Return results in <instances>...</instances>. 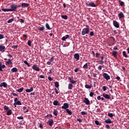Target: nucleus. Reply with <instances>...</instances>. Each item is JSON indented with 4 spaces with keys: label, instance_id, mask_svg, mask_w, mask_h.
I'll return each instance as SVG.
<instances>
[{
    "label": "nucleus",
    "instance_id": "f257e3e1",
    "mask_svg": "<svg viewBox=\"0 0 129 129\" xmlns=\"http://www.w3.org/2000/svg\"><path fill=\"white\" fill-rule=\"evenodd\" d=\"M86 27H87L86 28H84L82 30V33H81L82 36H85V35L89 34V33H90V28H89V26L87 25Z\"/></svg>",
    "mask_w": 129,
    "mask_h": 129
},
{
    "label": "nucleus",
    "instance_id": "f03ea898",
    "mask_svg": "<svg viewBox=\"0 0 129 129\" xmlns=\"http://www.w3.org/2000/svg\"><path fill=\"white\" fill-rule=\"evenodd\" d=\"M86 6L87 7H96L97 5L95 4L94 2H88L86 3Z\"/></svg>",
    "mask_w": 129,
    "mask_h": 129
},
{
    "label": "nucleus",
    "instance_id": "7ed1b4c3",
    "mask_svg": "<svg viewBox=\"0 0 129 129\" xmlns=\"http://www.w3.org/2000/svg\"><path fill=\"white\" fill-rule=\"evenodd\" d=\"M103 77L106 81L110 80V76L107 74V73H104L103 74Z\"/></svg>",
    "mask_w": 129,
    "mask_h": 129
},
{
    "label": "nucleus",
    "instance_id": "20e7f679",
    "mask_svg": "<svg viewBox=\"0 0 129 129\" xmlns=\"http://www.w3.org/2000/svg\"><path fill=\"white\" fill-rule=\"evenodd\" d=\"M10 12H16L17 10V6L15 4H12L11 6Z\"/></svg>",
    "mask_w": 129,
    "mask_h": 129
},
{
    "label": "nucleus",
    "instance_id": "39448f33",
    "mask_svg": "<svg viewBox=\"0 0 129 129\" xmlns=\"http://www.w3.org/2000/svg\"><path fill=\"white\" fill-rule=\"evenodd\" d=\"M70 107V105L69 103H64L63 104V105L61 107L62 109H64L66 110H67V109L69 108Z\"/></svg>",
    "mask_w": 129,
    "mask_h": 129
},
{
    "label": "nucleus",
    "instance_id": "423d86ee",
    "mask_svg": "<svg viewBox=\"0 0 129 129\" xmlns=\"http://www.w3.org/2000/svg\"><path fill=\"white\" fill-rule=\"evenodd\" d=\"M68 80L70 81L71 84H75L77 82V81H76L74 80L73 76H72L71 77H69Z\"/></svg>",
    "mask_w": 129,
    "mask_h": 129
},
{
    "label": "nucleus",
    "instance_id": "0eeeda50",
    "mask_svg": "<svg viewBox=\"0 0 129 129\" xmlns=\"http://www.w3.org/2000/svg\"><path fill=\"white\" fill-rule=\"evenodd\" d=\"M113 25H114V27L116 28H119V24L118 22H117V21H116L115 20L113 21Z\"/></svg>",
    "mask_w": 129,
    "mask_h": 129
},
{
    "label": "nucleus",
    "instance_id": "6e6552de",
    "mask_svg": "<svg viewBox=\"0 0 129 129\" xmlns=\"http://www.w3.org/2000/svg\"><path fill=\"white\" fill-rule=\"evenodd\" d=\"M84 103L88 105H90V101L87 97L84 98Z\"/></svg>",
    "mask_w": 129,
    "mask_h": 129
},
{
    "label": "nucleus",
    "instance_id": "1a4fd4ad",
    "mask_svg": "<svg viewBox=\"0 0 129 129\" xmlns=\"http://www.w3.org/2000/svg\"><path fill=\"white\" fill-rule=\"evenodd\" d=\"M6 50V46L3 45H0V52H4Z\"/></svg>",
    "mask_w": 129,
    "mask_h": 129
},
{
    "label": "nucleus",
    "instance_id": "9d476101",
    "mask_svg": "<svg viewBox=\"0 0 129 129\" xmlns=\"http://www.w3.org/2000/svg\"><path fill=\"white\" fill-rule=\"evenodd\" d=\"M32 69L37 72H39L40 71V69L39 68H38V67L36 64H34L32 66Z\"/></svg>",
    "mask_w": 129,
    "mask_h": 129
},
{
    "label": "nucleus",
    "instance_id": "9b49d317",
    "mask_svg": "<svg viewBox=\"0 0 129 129\" xmlns=\"http://www.w3.org/2000/svg\"><path fill=\"white\" fill-rule=\"evenodd\" d=\"M74 58L76 59L77 61H78L80 59V56L79 53H75L74 55Z\"/></svg>",
    "mask_w": 129,
    "mask_h": 129
},
{
    "label": "nucleus",
    "instance_id": "f8f14e48",
    "mask_svg": "<svg viewBox=\"0 0 129 129\" xmlns=\"http://www.w3.org/2000/svg\"><path fill=\"white\" fill-rule=\"evenodd\" d=\"M47 123L50 126H52L53 123V119H50V120H48Z\"/></svg>",
    "mask_w": 129,
    "mask_h": 129
},
{
    "label": "nucleus",
    "instance_id": "ddd939ff",
    "mask_svg": "<svg viewBox=\"0 0 129 129\" xmlns=\"http://www.w3.org/2000/svg\"><path fill=\"white\" fill-rule=\"evenodd\" d=\"M0 87H4L5 88H6L8 87V84L6 83V82H2V83L0 84Z\"/></svg>",
    "mask_w": 129,
    "mask_h": 129
},
{
    "label": "nucleus",
    "instance_id": "4468645a",
    "mask_svg": "<svg viewBox=\"0 0 129 129\" xmlns=\"http://www.w3.org/2000/svg\"><path fill=\"white\" fill-rule=\"evenodd\" d=\"M101 96H103L104 98H105L106 99H110V96L108 94H103L101 95Z\"/></svg>",
    "mask_w": 129,
    "mask_h": 129
},
{
    "label": "nucleus",
    "instance_id": "2eb2a0df",
    "mask_svg": "<svg viewBox=\"0 0 129 129\" xmlns=\"http://www.w3.org/2000/svg\"><path fill=\"white\" fill-rule=\"evenodd\" d=\"M6 68V66L5 64L2 65V62H0V71L3 72V69Z\"/></svg>",
    "mask_w": 129,
    "mask_h": 129
},
{
    "label": "nucleus",
    "instance_id": "dca6fc26",
    "mask_svg": "<svg viewBox=\"0 0 129 129\" xmlns=\"http://www.w3.org/2000/svg\"><path fill=\"white\" fill-rule=\"evenodd\" d=\"M13 62L11 59H9L8 61L6 62V65L8 66L9 64H12Z\"/></svg>",
    "mask_w": 129,
    "mask_h": 129
},
{
    "label": "nucleus",
    "instance_id": "f3484780",
    "mask_svg": "<svg viewBox=\"0 0 129 129\" xmlns=\"http://www.w3.org/2000/svg\"><path fill=\"white\" fill-rule=\"evenodd\" d=\"M124 16L123 13L122 12H120V13H119V14H118L119 19H120L121 18H124Z\"/></svg>",
    "mask_w": 129,
    "mask_h": 129
},
{
    "label": "nucleus",
    "instance_id": "a211bd4d",
    "mask_svg": "<svg viewBox=\"0 0 129 129\" xmlns=\"http://www.w3.org/2000/svg\"><path fill=\"white\" fill-rule=\"evenodd\" d=\"M34 91V88L33 87H31L30 89H27L26 90V92L27 93L32 92Z\"/></svg>",
    "mask_w": 129,
    "mask_h": 129
},
{
    "label": "nucleus",
    "instance_id": "6ab92c4d",
    "mask_svg": "<svg viewBox=\"0 0 129 129\" xmlns=\"http://www.w3.org/2000/svg\"><path fill=\"white\" fill-rule=\"evenodd\" d=\"M53 104L54 105L57 106V105H60V104L59 103V101L57 100H54L53 102Z\"/></svg>",
    "mask_w": 129,
    "mask_h": 129
},
{
    "label": "nucleus",
    "instance_id": "aec40b11",
    "mask_svg": "<svg viewBox=\"0 0 129 129\" xmlns=\"http://www.w3.org/2000/svg\"><path fill=\"white\" fill-rule=\"evenodd\" d=\"M69 37H70V35H66L65 36H62V41H66Z\"/></svg>",
    "mask_w": 129,
    "mask_h": 129
},
{
    "label": "nucleus",
    "instance_id": "412c9836",
    "mask_svg": "<svg viewBox=\"0 0 129 129\" xmlns=\"http://www.w3.org/2000/svg\"><path fill=\"white\" fill-rule=\"evenodd\" d=\"M30 6L29 4H26V3H23L22 4V8H26Z\"/></svg>",
    "mask_w": 129,
    "mask_h": 129
},
{
    "label": "nucleus",
    "instance_id": "4be33fe9",
    "mask_svg": "<svg viewBox=\"0 0 129 129\" xmlns=\"http://www.w3.org/2000/svg\"><path fill=\"white\" fill-rule=\"evenodd\" d=\"M117 51H112V55H113V56L115 58H116V57L117 56Z\"/></svg>",
    "mask_w": 129,
    "mask_h": 129
},
{
    "label": "nucleus",
    "instance_id": "5701e85b",
    "mask_svg": "<svg viewBox=\"0 0 129 129\" xmlns=\"http://www.w3.org/2000/svg\"><path fill=\"white\" fill-rule=\"evenodd\" d=\"M105 122L106 123H112L113 121L111 120L110 118L107 119L106 120H105Z\"/></svg>",
    "mask_w": 129,
    "mask_h": 129
},
{
    "label": "nucleus",
    "instance_id": "b1692460",
    "mask_svg": "<svg viewBox=\"0 0 129 129\" xmlns=\"http://www.w3.org/2000/svg\"><path fill=\"white\" fill-rule=\"evenodd\" d=\"M73 87V85H72V83H70L68 84V88L69 90H72Z\"/></svg>",
    "mask_w": 129,
    "mask_h": 129
},
{
    "label": "nucleus",
    "instance_id": "393cba45",
    "mask_svg": "<svg viewBox=\"0 0 129 129\" xmlns=\"http://www.w3.org/2000/svg\"><path fill=\"white\" fill-rule=\"evenodd\" d=\"M12 114V111L11 109H9L8 111L7 112V115L8 116H10L11 114Z\"/></svg>",
    "mask_w": 129,
    "mask_h": 129
},
{
    "label": "nucleus",
    "instance_id": "a878e982",
    "mask_svg": "<svg viewBox=\"0 0 129 129\" xmlns=\"http://www.w3.org/2000/svg\"><path fill=\"white\" fill-rule=\"evenodd\" d=\"M53 114L55 116H57L58 115V111L57 109H54V111H53Z\"/></svg>",
    "mask_w": 129,
    "mask_h": 129
},
{
    "label": "nucleus",
    "instance_id": "bb28decb",
    "mask_svg": "<svg viewBox=\"0 0 129 129\" xmlns=\"http://www.w3.org/2000/svg\"><path fill=\"white\" fill-rule=\"evenodd\" d=\"M122 55L125 57V58H127L128 57V56L127 55V54L126 53L125 51H122Z\"/></svg>",
    "mask_w": 129,
    "mask_h": 129
},
{
    "label": "nucleus",
    "instance_id": "cd10ccee",
    "mask_svg": "<svg viewBox=\"0 0 129 129\" xmlns=\"http://www.w3.org/2000/svg\"><path fill=\"white\" fill-rule=\"evenodd\" d=\"M119 5L121 7H124L125 6V4H124V2H122V1H121V0H119Z\"/></svg>",
    "mask_w": 129,
    "mask_h": 129
},
{
    "label": "nucleus",
    "instance_id": "c85d7f7f",
    "mask_svg": "<svg viewBox=\"0 0 129 129\" xmlns=\"http://www.w3.org/2000/svg\"><path fill=\"white\" fill-rule=\"evenodd\" d=\"M54 84H55V87H56V88H57V89L59 90V88H58V87H59V82H55Z\"/></svg>",
    "mask_w": 129,
    "mask_h": 129
},
{
    "label": "nucleus",
    "instance_id": "c756f323",
    "mask_svg": "<svg viewBox=\"0 0 129 129\" xmlns=\"http://www.w3.org/2000/svg\"><path fill=\"white\" fill-rule=\"evenodd\" d=\"M85 88H86V89H90L92 88V85H88V84H86L85 86Z\"/></svg>",
    "mask_w": 129,
    "mask_h": 129
},
{
    "label": "nucleus",
    "instance_id": "7c9ffc66",
    "mask_svg": "<svg viewBox=\"0 0 129 129\" xmlns=\"http://www.w3.org/2000/svg\"><path fill=\"white\" fill-rule=\"evenodd\" d=\"M45 27L47 29V30H51L52 29V28H50V26L49 25V24L47 23H46Z\"/></svg>",
    "mask_w": 129,
    "mask_h": 129
},
{
    "label": "nucleus",
    "instance_id": "2f4dec72",
    "mask_svg": "<svg viewBox=\"0 0 129 129\" xmlns=\"http://www.w3.org/2000/svg\"><path fill=\"white\" fill-rule=\"evenodd\" d=\"M2 10L3 11V12H11L10 9L3 8V9H2Z\"/></svg>",
    "mask_w": 129,
    "mask_h": 129
},
{
    "label": "nucleus",
    "instance_id": "473e14b6",
    "mask_svg": "<svg viewBox=\"0 0 129 129\" xmlns=\"http://www.w3.org/2000/svg\"><path fill=\"white\" fill-rule=\"evenodd\" d=\"M24 90V88L23 87H22V88H20L19 89H18V90H17V91L18 92H19V93H21V92H22Z\"/></svg>",
    "mask_w": 129,
    "mask_h": 129
},
{
    "label": "nucleus",
    "instance_id": "72a5a7b5",
    "mask_svg": "<svg viewBox=\"0 0 129 129\" xmlns=\"http://www.w3.org/2000/svg\"><path fill=\"white\" fill-rule=\"evenodd\" d=\"M66 111L67 112L68 114L69 115H72V111H71L69 109H67Z\"/></svg>",
    "mask_w": 129,
    "mask_h": 129
},
{
    "label": "nucleus",
    "instance_id": "f704fd0d",
    "mask_svg": "<svg viewBox=\"0 0 129 129\" xmlns=\"http://www.w3.org/2000/svg\"><path fill=\"white\" fill-rule=\"evenodd\" d=\"M61 17L62 19H64V20H67L68 18V17L67 15L63 16V15H61Z\"/></svg>",
    "mask_w": 129,
    "mask_h": 129
},
{
    "label": "nucleus",
    "instance_id": "c9c22d12",
    "mask_svg": "<svg viewBox=\"0 0 129 129\" xmlns=\"http://www.w3.org/2000/svg\"><path fill=\"white\" fill-rule=\"evenodd\" d=\"M11 72H18V69L14 68L11 69Z\"/></svg>",
    "mask_w": 129,
    "mask_h": 129
},
{
    "label": "nucleus",
    "instance_id": "e433bc0d",
    "mask_svg": "<svg viewBox=\"0 0 129 129\" xmlns=\"http://www.w3.org/2000/svg\"><path fill=\"white\" fill-rule=\"evenodd\" d=\"M45 30V27L44 26H42V27H40L38 29V30L39 31H43Z\"/></svg>",
    "mask_w": 129,
    "mask_h": 129
},
{
    "label": "nucleus",
    "instance_id": "4c0bfd02",
    "mask_svg": "<svg viewBox=\"0 0 129 129\" xmlns=\"http://www.w3.org/2000/svg\"><path fill=\"white\" fill-rule=\"evenodd\" d=\"M84 69H87L88 68V63H86L85 65H84L83 68Z\"/></svg>",
    "mask_w": 129,
    "mask_h": 129
},
{
    "label": "nucleus",
    "instance_id": "58836bf2",
    "mask_svg": "<svg viewBox=\"0 0 129 129\" xmlns=\"http://www.w3.org/2000/svg\"><path fill=\"white\" fill-rule=\"evenodd\" d=\"M4 110H5L8 111V110H9V106H7V105H4Z\"/></svg>",
    "mask_w": 129,
    "mask_h": 129
},
{
    "label": "nucleus",
    "instance_id": "ea45409f",
    "mask_svg": "<svg viewBox=\"0 0 129 129\" xmlns=\"http://www.w3.org/2000/svg\"><path fill=\"white\" fill-rule=\"evenodd\" d=\"M14 18L13 19H9L8 21V24H10L11 23H12L14 21Z\"/></svg>",
    "mask_w": 129,
    "mask_h": 129
},
{
    "label": "nucleus",
    "instance_id": "a19ab883",
    "mask_svg": "<svg viewBox=\"0 0 129 129\" xmlns=\"http://www.w3.org/2000/svg\"><path fill=\"white\" fill-rule=\"evenodd\" d=\"M24 64L27 65L28 67H30V65L29 64V63H28V61H27V60H24Z\"/></svg>",
    "mask_w": 129,
    "mask_h": 129
},
{
    "label": "nucleus",
    "instance_id": "79ce46f5",
    "mask_svg": "<svg viewBox=\"0 0 129 129\" xmlns=\"http://www.w3.org/2000/svg\"><path fill=\"white\" fill-rule=\"evenodd\" d=\"M16 104H17V105H22V103H21L20 100L17 101Z\"/></svg>",
    "mask_w": 129,
    "mask_h": 129
},
{
    "label": "nucleus",
    "instance_id": "37998d69",
    "mask_svg": "<svg viewBox=\"0 0 129 129\" xmlns=\"http://www.w3.org/2000/svg\"><path fill=\"white\" fill-rule=\"evenodd\" d=\"M99 64L103 65L104 63V62L103 61V60H99Z\"/></svg>",
    "mask_w": 129,
    "mask_h": 129
},
{
    "label": "nucleus",
    "instance_id": "c03bdc74",
    "mask_svg": "<svg viewBox=\"0 0 129 129\" xmlns=\"http://www.w3.org/2000/svg\"><path fill=\"white\" fill-rule=\"evenodd\" d=\"M108 116L110 117H113V114L112 113L109 112L108 114Z\"/></svg>",
    "mask_w": 129,
    "mask_h": 129
},
{
    "label": "nucleus",
    "instance_id": "a18cd8bd",
    "mask_svg": "<svg viewBox=\"0 0 129 129\" xmlns=\"http://www.w3.org/2000/svg\"><path fill=\"white\" fill-rule=\"evenodd\" d=\"M95 123L97 125H101V123H99V121L98 120H95Z\"/></svg>",
    "mask_w": 129,
    "mask_h": 129
},
{
    "label": "nucleus",
    "instance_id": "49530a36",
    "mask_svg": "<svg viewBox=\"0 0 129 129\" xmlns=\"http://www.w3.org/2000/svg\"><path fill=\"white\" fill-rule=\"evenodd\" d=\"M18 47V46L17 45H12L11 46V48H14V49H17Z\"/></svg>",
    "mask_w": 129,
    "mask_h": 129
},
{
    "label": "nucleus",
    "instance_id": "de8ad7c7",
    "mask_svg": "<svg viewBox=\"0 0 129 129\" xmlns=\"http://www.w3.org/2000/svg\"><path fill=\"white\" fill-rule=\"evenodd\" d=\"M31 43H32V42L31 40H28L27 42L28 45L29 46H31Z\"/></svg>",
    "mask_w": 129,
    "mask_h": 129
},
{
    "label": "nucleus",
    "instance_id": "09e8293b",
    "mask_svg": "<svg viewBox=\"0 0 129 129\" xmlns=\"http://www.w3.org/2000/svg\"><path fill=\"white\" fill-rule=\"evenodd\" d=\"M90 36L91 37H93V36H94V33L93 31L90 32Z\"/></svg>",
    "mask_w": 129,
    "mask_h": 129
},
{
    "label": "nucleus",
    "instance_id": "8fccbe9b",
    "mask_svg": "<svg viewBox=\"0 0 129 129\" xmlns=\"http://www.w3.org/2000/svg\"><path fill=\"white\" fill-rule=\"evenodd\" d=\"M49 117H50V118H52V115L50 114L49 115H47L45 116V118Z\"/></svg>",
    "mask_w": 129,
    "mask_h": 129
},
{
    "label": "nucleus",
    "instance_id": "3c124183",
    "mask_svg": "<svg viewBox=\"0 0 129 129\" xmlns=\"http://www.w3.org/2000/svg\"><path fill=\"white\" fill-rule=\"evenodd\" d=\"M17 119L19 120L24 119V117L23 116H20L19 117H17Z\"/></svg>",
    "mask_w": 129,
    "mask_h": 129
},
{
    "label": "nucleus",
    "instance_id": "603ef678",
    "mask_svg": "<svg viewBox=\"0 0 129 129\" xmlns=\"http://www.w3.org/2000/svg\"><path fill=\"white\" fill-rule=\"evenodd\" d=\"M81 114L82 115H86L87 114V112L86 111H81Z\"/></svg>",
    "mask_w": 129,
    "mask_h": 129
},
{
    "label": "nucleus",
    "instance_id": "864d4df0",
    "mask_svg": "<svg viewBox=\"0 0 129 129\" xmlns=\"http://www.w3.org/2000/svg\"><path fill=\"white\" fill-rule=\"evenodd\" d=\"M102 67L103 66H99V67H98V69L99 71H101L102 69Z\"/></svg>",
    "mask_w": 129,
    "mask_h": 129
},
{
    "label": "nucleus",
    "instance_id": "5fc2aeb1",
    "mask_svg": "<svg viewBox=\"0 0 129 129\" xmlns=\"http://www.w3.org/2000/svg\"><path fill=\"white\" fill-rule=\"evenodd\" d=\"M94 95V93H93V92H91L90 93V94H89V95H90V96L91 97H93V96Z\"/></svg>",
    "mask_w": 129,
    "mask_h": 129
},
{
    "label": "nucleus",
    "instance_id": "6e6d98bb",
    "mask_svg": "<svg viewBox=\"0 0 129 129\" xmlns=\"http://www.w3.org/2000/svg\"><path fill=\"white\" fill-rule=\"evenodd\" d=\"M77 120L78 121V122H82V121H83L82 119H81L80 118H77Z\"/></svg>",
    "mask_w": 129,
    "mask_h": 129
},
{
    "label": "nucleus",
    "instance_id": "4d7b16f0",
    "mask_svg": "<svg viewBox=\"0 0 129 129\" xmlns=\"http://www.w3.org/2000/svg\"><path fill=\"white\" fill-rule=\"evenodd\" d=\"M100 54L98 52L96 53V58H99V57L100 56Z\"/></svg>",
    "mask_w": 129,
    "mask_h": 129
},
{
    "label": "nucleus",
    "instance_id": "13d9d810",
    "mask_svg": "<svg viewBox=\"0 0 129 129\" xmlns=\"http://www.w3.org/2000/svg\"><path fill=\"white\" fill-rule=\"evenodd\" d=\"M19 21L20 22L23 23V24H24V22H25V21H24L23 19H20L19 20Z\"/></svg>",
    "mask_w": 129,
    "mask_h": 129
},
{
    "label": "nucleus",
    "instance_id": "bf43d9fd",
    "mask_svg": "<svg viewBox=\"0 0 129 129\" xmlns=\"http://www.w3.org/2000/svg\"><path fill=\"white\" fill-rule=\"evenodd\" d=\"M102 89H103V91L105 92V91H106V90H107V87H106V86H103V87H102Z\"/></svg>",
    "mask_w": 129,
    "mask_h": 129
},
{
    "label": "nucleus",
    "instance_id": "052dcab7",
    "mask_svg": "<svg viewBox=\"0 0 129 129\" xmlns=\"http://www.w3.org/2000/svg\"><path fill=\"white\" fill-rule=\"evenodd\" d=\"M3 38H4V35L0 34V40L3 39Z\"/></svg>",
    "mask_w": 129,
    "mask_h": 129
},
{
    "label": "nucleus",
    "instance_id": "680f3d73",
    "mask_svg": "<svg viewBox=\"0 0 129 129\" xmlns=\"http://www.w3.org/2000/svg\"><path fill=\"white\" fill-rule=\"evenodd\" d=\"M54 57H51L50 58L49 61H50V62H52V61H54Z\"/></svg>",
    "mask_w": 129,
    "mask_h": 129
},
{
    "label": "nucleus",
    "instance_id": "e2e57ef3",
    "mask_svg": "<svg viewBox=\"0 0 129 129\" xmlns=\"http://www.w3.org/2000/svg\"><path fill=\"white\" fill-rule=\"evenodd\" d=\"M39 78H42V79H45V76H43V75H40Z\"/></svg>",
    "mask_w": 129,
    "mask_h": 129
},
{
    "label": "nucleus",
    "instance_id": "0e129e2a",
    "mask_svg": "<svg viewBox=\"0 0 129 129\" xmlns=\"http://www.w3.org/2000/svg\"><path fill=\"white\" fill-rule=\"evenodd\" d=\"M54 90H55L56 94H58V91H57V89L56 88H54Z\"/></svg>",
    "mask_w": 129,
    "mask_h": 129
},
{
    "label": "nucleus",
    "instance_id": "69168bd1",
    "mask_svg": "<svg viewBox=\"0 0 129 129\" xmlns=\"http://www.w3.org/2000/svg\"><path fill=\"white\" fill-rule=\"evenodd\" d=\"M39 127L41 129L43 128V125L42 123L40 124Z\"/></svg>",
    "mask_w": 129,
    "mask_h": 129
},
{
    "label": "nucleus",
    "instance_id": "338daca9",
    "mask_svg": "<svg viewBox=\"0 0 129 129\" xmlns=\"http://www.w3.org/2000/svg\"><path fill=\"white\" fill-rule=\"evenodd\" d=\"M12 95H13L14 96H16V97L18 96V94H16V93H12Z\"/></svg>",
    "mask_w": 129,
    "mask_h": 129
},
{
    "label": "nucleus",
    "instance_id": "774afa93",
    "mask_svg": "<svg viewBox=\"0 0 129 129\" xmlns=\"http://www.w3.org/2000/svg\"><path fill=\"white\" fill-rule=\"evenodd\" d=\"M105 127H106V128H107V129L110 128V126L109 125H108V124H106V126H105Z\"/></svg>",
    "mask_w": 129,
    "mask_h": 129
}]
</instances>
